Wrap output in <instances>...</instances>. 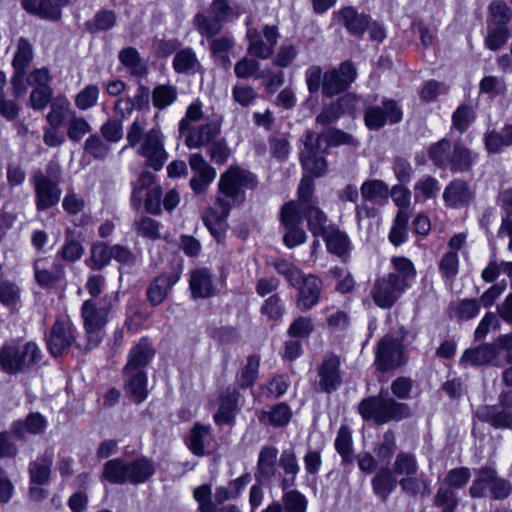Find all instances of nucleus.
<instances>
[{
	"mask_svg": "<svg viewBox=\"0 0 512 512\" xmlns=\"http://www.w3.org/2000/svg\"><path fill=\"white\" fill-rule=\"evenodd\" d=\"M303 211L306 215L308 228L313 236H322L332 226H327V216L315 205L305 206Z\"/></svg>",
	"mask_w": 512,
	"mask_h": 512,
	"instance_id": "obj_38",
	"label": "nucleus"
},
{
	"mask_svg": "<svg viewBox=\"0 0 512 512\" xmlns=\"http://www.w3.org/2000/svg\"><path fill=\"white\" fill-rule=\"evenodd\" d=\"M430 160L439 168H448L452 172L468 171L475 156L461 142L451 143L442 139L433 144L428 152Z\"/></svg>",
	"mask_w": 512,
	"mask_h": 512,
	"instance_id": "obj_4",
	"label": "nucleus"
},
{
	"mask_svg": "<svg viewBox=\"0 0 512 512\" xmlns=\"http://www.w3.org/2000/svg\"><path fill=\"white\" fill-rule=\"evenodd\" d=\"M278 449L271 445L263 446L258 455L255 477L259 481H270L276 473Z\"/></svg>",
	"mask_w": 512,
	"mask_h": 512,
	"instance_id": "obj_22",
	"label": "nucleus"
},
{
	"mask_svg": "<svg viewBox=\"0 0 512 512\" xmlns=\"http://www.w3.org/2000/svg\"><path fill=\"white\" fill-rule=\"evenodd\" d=\"M498 355L496 347L492 344H483L465 350L459 364L464 369L470 366H481L490 363Z\"/></svg>",
	"mask_w": 512,
	"mask_h": 512,
	"instance_id": "obj_23",
	"label": "nucleus"
},
{
	"mask_svg": "<svg viewBox=\"0 0 512 512\" xmlns=\"http://www.w3.org/2000/svg\"><path fill=\"white\" fill-rule=\"evenodd\" d=\"M178 280L177 274H161L156 277L147 289V298L150 303L154 306L161 304Z\"/></svg>",
	"mask_w": 512,
	"mask_h": 512,
	"instance_id": "obj_25",
	"label": "nucleus"
},
{
	"mask_svg": "<svg viewBox=\"0 0 512 512\" xmlns=\"http://www.w3.org/2000/svg\"><path fill=\"white\" fill-rule=\"evenodd\" d=\"M402 119V111L393 100H387L382 106L368 107L365 111V124L371 130H378L387 122L397 123Z\"/></svg>",
	"mask_w": 512,
	"mask_h": 512,
	"instance_id": "obj_11",
	"label": "nucleus"
},
{
	"mask_svg": "<svg viewBox=\"0 0 512 512\" xmlns=\"http://www.w3.org/2000/svg\"><path fill=\"white\" fill-rule=\"evenodd\" d=\"M134 226L137 234L144 238L150 240L161 238V224L150 217H141L139 220L135 221Z\"/></svg>",
	"mask_w": 512,
	"mask_h": 512,
	"instance_id": "obj_55",
	"label": "nucleus"
},
{
	"mask_svg": "<svg viewBox=\"0 0 512 512\" xmlns=\"http://www.w3.org/2000/svg\"><path fill=\"white\" fill-rule=\"evenodd\" d=\"M354 65L345 61L338 68L326 71L323 75L322 92L327 97H333L345 91L356 79Z\"/></svg>",
	"mask_w": 512,
	"mask_h": 512,
	"instance_id": "obj_9",
	"label": "nucleus"
},
{
	"mask_svg": "<svg viewBox=\"0 0 512 512\" xmlns=\"http://www.w3.org/2000/svg\"><path fill=\"white\" fill-rule=\"evenodd\" d=\"M75 342V327L68 318H59L55 321L49 338L48 348L53 356H60Z\"/></svg>",
	"mask_w": 512,
	"mask_h": 512,
	"instance_id": "obj_12",
	"label": "nucleus"
},
{
	"mask_svg": "<svg viewBox=\"0 0 512 512\" xmlns=\"http://www.w3.org/2000/svg\"><path fill=\"white\" fill-rule=\"evenodd\" d=\"M391 263L395 272H391L390 274H394L397 280L402 281L405 287L409 288L410 281L413 280L416 275L413 263L405 257H393Z\"/></svg>",
	"mask_w": 512,
	"mask_h": 512,
	"instance_id": "obj_45",
	"label": "nucleus"
},
{
	"mask_svg": "<svg viewBox=\"0 0 512 512\" xmlns=\"http://www.w3.org/2000/svg\"><path fill=\"white\" fill-rule=\"evenodd\" d=\"M292 417V411L286 403H278L270 410H263L259 415L260 422L273 427L286 426Z\"/></svg>",
	"mask_w": 512,
	"mask_h": 512,
	"instance_id": "obj_35",
	"label": "nucleus"
},
{
	"mask_svg": "<svg viewBox=\"0 0 512 512\" xmlns=\"http://www.w3.org/2000/svg\"><path fill=\"white\" fill-rule=\"evenodd\" d=\"M23 6L33 14L52 20L60 18L63 7L57 0H23Z\"/></svg>",
	"mask_w": 512,
	"mask_h": 512,
	"instance_id": "obj_32",
	"label": "nucleus"
},
{
	"mask_svg": "<svg viewBox=\"0 0 512 512\" xmlns=\"http://www.w3.org/2000/svg\"><path fill=\"white\" fill-rule=\"evenodd\" d=\"M103 478L115 484L128 482V463H125L121 459H113L106 462L103 470Z\"/></svg>",
	"mask_w": 512,
	"mask_h": 512,
	"instance_id": "obj_43",
	"label": "nucleus"
},
{
	"mask_svg": "<svg viewBox=\"0 0 512 512\" xmlns=\"http://www.w3.org/2000/svg\"><path fill=\"white\" fill-rule=\"evenodd\" d=\"M372 488L375 495L382 501H386L395 490L397 480L390 468H381L372 479Z\"/></svg>",
	"mask_w": 512,
	"mask_h": 512,
	"instance_id": "obj_30",
	"label": "nucleus"
},
{
	"mask_svg": "<svg viewBox=\"0 0 512 512\" xmlns=\"http://www.w3.org/2000/svg\"><path fill=\"white\" fill-rule=\"evenodd\" d=\"M153 350L147 340L143 339L136 344L130 351L128 362L123 370L131 371H144L153 357Z\"/></svg>",
	"mask_w": 512,
	"mask_h": 512,
	"instance_id": "obj_29",
	"label": "nucleus"
},
{
	"mask_svg": "<svg viewBox=\"0 0 512 512\" xmlns=\"http://www.w3.org/2000/svg\"><path fill=\"white\" fill-rule=\"evenodd\" d=\"M408 289L402 281L397 280L394 274H386L375 280L370 295L381 309H390Z\"/></svg>",
	"mask_w": 512,
	"mask_h": 512,
	"instance_id": "obj_7",
	"label": "nucleus"
},
{
	"mask_svg": "<svg viewBox=\"0 0 512 512\" xmlns=\"http://www.w3.org/2000/svg\"><path fill=\"white\" fill-rule=\"evenodd\" d=\"M154 473V467L150 461L141 458L128 463V482L133 484L147 481Z\"/></svg>",
	"mask_w": 512,
	"mask_h": 512,
	"instance_id": "obj_42",
	"label": "nucleus"
},
{
	"mask_svg": "<svg viewBox=\"0 0 512 512\" xmlns=\"http://www.w3.org/2000/svg\"><path fill=\"white\" fill-rule=\"evenodd\" d=\"M322 237L329 252L339 257L346 256L350 248V241L344 232L332 227Z\"/></svg>",
	"mask_w": 512,
	"mask_h": 512,
	"instance_id": "obj_37",
	"label": "nucleus"
},
{
	"mask_svg": "<svg viewBox=\"0 0 512 512\" xmlns=\"http://www.w3.org/2000/svg\"><path fill=\"white\" fill-rule=\"evenodd\" d=\"M335 449L341 455L344 462H351L352 435L347 426H341L335 440Z\"/></svg>",
	"mask_w": 512,
	"mask_h": 512,
	"instance_id": "obj_54",
	"label": "nucleus"
},
{
	"mask_svg": "<svg viewBox=\"0 0 512 512\" xmlns=\"http://www.w3.org/2000/svg\"><path fill=\"white\" fill-rule=\"evenodd\" d=\"M260 367V358L256 355H251L247 358V363L239 376V384L241 387H249L253 385L258 377Z\"/></svg>",
	"mask_w": 512,
	"mask_h": 512,
	"instance_id": "obj_62",
	"label": "nucleus"
},
{
	"mask_svg": "<svg viewBox=\"0 0 512 512\" xmlns=\"http://www.w3.org/2000/svg\"><path fill=\"white\" fill-rule=\"evenodd\" d=\"M189 285L194 298H208L216 292L212 274L207 268H197L191 271Z\"/></svg>",
	"mask_w": 512,
	"mask_h": 512,
	"instance_id": "obj_20",
	"label": "nucleus"
},
{
	"mask_svg": "<svg viewBox=\"0 0 512 512\" xmlns=\"http://www.w3.org/2000/svg\"><path fill=\"white\" fill-rule=\"evenodd\" d=\"M75 112L70 108V102L66 97H56L51 101V109L47 114V122L53 128H59L65 120H69Z\"/></svg>",
	"mask_w": 512,
	"mask_h": 512,
	"instance_id": "obj_36",
	"label": "nucleus"
},
{
	"mask_svg": "<svg viewBox=\"0 0 512 512\" xmlns=\"http://www.w3.org/2000/svg\"><path fill=\"white\" fill-rule=\"evenodd\" d=\"M340 367L341 362L338 356L334 354L325 356L317 368L318 385L322 391L330 394L339 388L342 381Z\"/></svg>",
	"mask_w": 512,
	"mask_h": 512,
	"instance_id": "obj_16",
	"label": "nucleus"
},
{
	"mask_svg": "<svg viewBox=\"0 0 512 512\" xmlns=\"http://www.w3.org/2000/svg\"><path fill=\"white\" fill-rule=\"evenodd\" d=\"M273 266L276 271L285 277V279L294 287L298 284V282L302 279L304 274L302 271L296 267L294 264L284 260L279 259L273 262Z\"/></svg>",
	"mask_w": 512,
	"mask_h": 512,
	"instance_id": "obj_61",
	"label": "nucleus"
},
{
	"mask_svg": "<svg viewBox=\"0 0 512 512\" xmlns=\"http://www.w3.org/2000/svg\"><path fill=\"white\" fill-rule=\"evenodd\" d=\"M33 58V48L26 38H20L17 45V51L13 58V67L16 71H25Z\"/></svg>",
	"mask_w": 512,
	"mask_h": 512,
	"instance_id": "obj_51",
	"label": "nucleus"
},
{
	"mask_svg": "<svg viewBox=\"0 0 512 512\" xmlns=\"http://www.w3.org/2000/svg\"><path fill=\"white\" fill-rule=\"evenodd\" d=\"M237 411V397L235 393H225L220 397L219 409L214 415L216 424H230Z\"/></svg>",
	"mask_w": 512,
	"mask_h": 512,
	"instance_id": "obj_40",
	"label": "nucleus"
},
{
	"mask_svg": "<svg viewBox=\"0 0 512 512\" xmlns=\"http://www.w3.org/2000/svg\"><path fill=\"white\" fill-rule=\"evenodd\" d=\"M459 501L453 489L440 487L434 496V505L442 508V512H454Z\"/></svg>",
	"mask_w": 512,
	"mask_h": 512,
	"instance_id": "obj_56",
	"label": "nucleus"
},
{
	"mask_svg": "<svg viewBox=\"0 0 512 512\" xmlns=\"http://www.w3.org/2000/svg\"><path fill=\"white\" fill-rule=\"evenodd\" d=\"M177 99V89L168 84L158 85L152 92V101L156 108L165 109Z\"/></svg>",
	"mask_w": 512,
	"mask_h": 512,
	"instance_id": "obj_49",
	"label": "nucleus"
},
{
	"mask_svg": "<svg viewBox=\"0 0 512 512\" xmlns=\"http://www.w3.org/2000/svg\"><path fill=\"white\" fill-rule=\"evenodd\" d=\"M399 485L402 492L409 496L426 497L431 493L430 482L422 475L402 477L399 480Z\"/></svg>",
	"mask_w": 512,
	"mask_h": 512,
	"instance_id": "obj_41",
	"label": "nucleus"
},
{
	"mask_svg": "<svg viewBox=\"0 0 512 512\" xmlns=\"http://www.w3.org/2000/svg\"><path fill=\"white\" fill-rule=\"evenodd\" d=\"M46 418L38 412L30 413L24 420L14 421L11 425V433L19 439H25L27 435H37L45 431Z\"/></svg>",
	"mask_w": 512,
	"mask_h": 512,
	"instance_id": "obj_21",
	"label": "nucleus"
},
{
	"mask_svg": "<svg viewBox=\"0 0 512 512\" xmlns=\"http://www.w3.org/2000/svg\"><path fill=\"white\" fill-rule=\"evenodd\" d=\"M393 470L394 473L401 476V478L415 475L418 470L416 457L408 452L398 453L395 458Z\"/></svg>",
	"mask_w": 512,
	"mask_h": 512,
	"instance_id": "obj_47",
	"label": "nucleus"
},
{
	"mask_svg": "<svg viewBox=\"0 0 512 512\" xmlns=\"http://www.w3.org/2000/svg\"><path fill=\"white\" fill-rule=\"evenodd\" d=\"M279 36L278 28L276 26L265 25L262 33L257 29L248 27V54L263 60L270 58L273 54L274 47L278 42Z\"/></svg>",
	"mask_w": 512,
	"mask_h": 512,
	"instance_id": "obj_8",
	"label": "nucleus"
},
{
	"mask_svg": "<svg viewBox=\"0 0 512 512\" xmlns=\"http://www.w3.org/2000/svg\"><path fill=\"white\" fill-rule=\"evenodd\" d=\"M209 434V426L196 424L191 430L188 447L197 456L204 455V440Z\"/></svg>",
	"mask_w": 512,
	"mask_h": 512,
	"instance_id": "obj_60",
	"label": "nucleus"
},
{
	"mask_svg": "<svg viewBox=\"0 0 512 512\" xmlns=\"http://www.w3.org/2000/svg\"><path fill=\"white\" fill-rule=\"evenodd\" d=\"M91 131V126L83 117H78L75 113L67 121V135L70 140L79 142L86 134Z\"/></svg>",
	"mask_w": 512,
	"mask_h": 512,
	"instance_id": "obj_53",
	"label": "nucleus"
},
{
	"mask_svg": "<svg viewBox=\"0 0 512 512\" xmlns=\"http://www.w3.org/2000/svg\"><path fill=\"white\" fill-rule=\"evenodd\" d=\"M304 150L300 154L303 168L314 176H321L327 169L326 160L321 155L320 137L307 131L303 140Z\"/></svg>",
	"mask_w": 512,
	"mask_h": 512,
	"instance_id": "obj_10",
	"label": "nucleus"
},
{
	"mask_svg": "<svg viewBox=\"0 0 512 512\" xmlns=\"http://www.w3.org/2000/svg\"><path fill=\"white\" fill-rule=\"evenodd\" d=\"M189 165L195 172V176L190 179L191 189L195 193L201 194L205 192L210 183L215 179L216 171L200 153L191 154Z\"/></svg>",
	"mask_w": 512,
	"mask_h": 512,
	"instance_id": "obj_17",
	"label": "nucleus"
},
{
	"mask_svg": "<svg viewBox=\"0 0 512 512\" xmlns=\"http://www.w3.org/2000/svg\"><path fill=\"white\" fill-rule=\"evenodd\" d=\"M185 144L188 148H199L210 145L220 134V127L216 123H207L198 128L186 131Z\"/></svg>",
	"mask_w": 512,
	"mask_h": 512,
	"instance_id": "obj_24",
	"label": "nucleus"
},
{
	"mask_svg": "<svg viewBox=\"0 0 512 512\" xmlns=\"http://www.w3.org/2000/svg\"><path fill=\"white\" fill-rule=\"evenodd\" d=\"M376 362L378 369L388 371L398 368L404 363L403 346L397 339L384 337L377 349Z\"/></svg>",
	"mask_w": 512,
	"mask_h": 512,
	"instance_id": "obj_13",
	"label": "nucleus"
},
{
	"mask_svg": "<svg viewBox=\"0 0 512 512\" xmlns=\"http://www.w3.org/2000/svg\"><path fill=\"white\" fill-rule=\"evenodd\" d=\"M99 87L97 85H88L82 89L75 98V105L80 110H87L97 104L99 97Z\"/></svg>",
	"mask_w": 512,
	"mask_h": 512,
	"instance_id": "obj_63",
	"label": "nucleus"
},
{
	"mask_svg": "<svg viewBox=\"0 0 512 512\" xmlns=\"http://www.w3.org/2000/svg\"><path fill=\"white\" fill-rule=\"evenodd\" d=\"M297 291L296 306L301 311L311 310L319 302L322 281L315 275H304L294 286Z\"/></svg>",
	"mask_w": 512,
	"mask_h": 512,
	"instance_id": "obj_14",
	"label": "nucleus"
},
{
	"mask_svg": "<svg viewBox=\"0 0 512 512\" xmlns=\"http://www.w3.org/2000/svg\"><path fill=\"white\" fill-rule=\"evenodd\" d=\"M303 206L296 201H290L281 208L280 221L284 228H293L302 223Z\"/></svg>",
	"mask_w": 512,
	"mask_h": 512,
	"instance_id": "obj_46",
	"label": "nucleus"
},
{
	"mask_svg": "<svg viewBox=\"0 0 512 512\" xmlns=\"http://www.w3.org/2000/svg\"><path fill=\"white\" fill-rule=\"evenodd\" d=\"M475 192L470 184L463 179L452 180L444 189L443 200L452 208L467 206L474 198Z\"/></svg>",
	"mask_w": 512,
	"mask_h": 512,
	"instance_id": "obj_19",
	"label": "nucleus"
},
{
	"mask_svg": "<svg viewBox=\"0 0 512 512\" xmlns=\"http://www.w3.org/2000/svg\"><path fill=\"white\" fill-rule=\"evenodd\" d=\"M52 467L50 457H40L30 463L29 476L32 483L44 485L49 481Z\"/></svg>",
	"mask_w": 512,
	"mask_h": 512,
	"instance_id": "obj_44",
	"label": "nucleus"
},
{
	"mask_svg": "<svg viewBox=\"0 0 512 512\" xmlns=\"http://www.w3.org/2000/svg\"><path fill=\"white\" fill-rule=\"evenodd\" d=\"M485 420L495 428H512V408L492 407L487 411Z\"/></svg>",
	"mask_w": 512,
	"mask_h": 512,
	"instance_id": "obj_52",
	"label": "nucleus"
},
{
	"mask_svg": "<svg viewBox=\"0 0 512 512\" xmlns=\"http://www.w3.org/2000/svg\"><path fill=\"white\" fill-rule=\"evenodd\" d=\"M362 199L382 205L390 194L389 187L382 180L373 179L362 183L360 187Z\"/></svg>",
	"mask_w": 512,
	"mask_h": 512,
	"instance_id": "obj_34",
	"label": "nucleus"
},
{
	"mask_svg": "<svg viewBox=\"0 0 512 512\" xmlns=\"http://www.w3.org/2000/svg\"><path fill=\"white\" fill-rule=\"evenodd\" d=\"M120 62L129 69L133 75H144L146 73V67L141 62L139 53L133 47H127L119 52Z\"/></svg>",
	"mask_w": 512,
	"mask_h": 512,
	"instance_id": "obj_48",
	"label": "nucleus"
},
{
	"mask_svg": "<svg viewBox=\"0 0 512 512\" xmlns=\"http://www.w3.org/2000/svg\"><path fill=\"white\" fill-rule=\"evenodd\" d=\"M497 478V473L494 469L489 467L481 468L472 485L469 488V493L472 498H482L486 495V490L491 489L494 480Z\"/></svg>",
	"mask_w": 512,
	"mask_h": 512,
	"instance_id": "obj_39",
	"label": "nucleus"
},
{
	"mask_svg": "<svg viewBox=\"0 0 512 512\" xmlns=\"http://www.w3.org/2000/svg\"><path fill=\"white\" fill-rule=\"evenodd\" d=\"M111 258H113V247H109L103 243L96 244L92 247L90 262L93 269H102L110 262Z\"/></svg>",
	"mask_w": 512,
	"mask_h": 512,
	"instance_id": "obj_58",
	"label": "nucleus"
},
{
	"mask_svg": "<svg viewBox=\"0 0 512 512\" xmlns=\"http://www.w3.org/2000/svg\"><path fill=\"white\" fill-rule=\"evenodd\" d=\"M42 360V352L35 342L11 341L0 349V367L7 374L25 373Z\"/></svg>",
	"mask_w": 512,
	"mask_h": 512,
	"instance_id": "obj_3",
	"label": "nucleus"
},
{
	"mask_svg": "<svg viewBox=\"0 0 512 512\" xmlns=\"http://www.w3.org/2000/svg\"><path fill=\"white\" fill-rule=\"evenodd\" d=\"M475 119L473 109L467 105L459 106L452 115V126L459 131L464 133Z\"/></svg>",
	"mask_w": 512,
	"mask_h": 512,
	"instance_id": "obj_59",
	"label": "nucleus"
},
{
	"mask_svg": "<svg viewBox=\"0 0 512 512\" xmlns=\"http://www.w3.org/2000/svg\"><path fill=\"white\" fill-rule=\"evenodd\" d=\"M358 412L364 420H373L377 424L399 421L410 416L409 406L393 398L379 396L363 399L358 405Z\"/></svg>",
	"mask_w": 512,
	"mask_h": 512,
	"instance_id": "obj_5",
	"label": "nucleus"
},
{
	"mask_svg": "<svg viewBox=\"0 0 512 512\" xmlns=\"http://www.w3.org/2000/svg\"><path fill=\"white\" fill-rule=\"evenodd\" d=\"M194 25L198 32L207 38H212L218 35L223 24L213 17H208L203 13H197L194 17Z\"/></svg>",
	"mask_w": 512,
	"mask_h": 512,
	"instance_id": "obj_50",
	"label": "nucleus"
},
{
	"mask_svg": "<svg viewBox=\"0 0 512 512\" xmlns=\"http://www.w3.org/2000/svg\"><path fill=\"white\" fill-rule=\"evenodd\" d=\"M356 98L351 95L341 97L337 102L330 104L323 108L321 113L317 116L316 121L320 124L326 125L337 120L350 106H354Z\"/></svg>",
	"mask_w": 512,
	"mask_h": 512,
	"instance_id": "obj_33",
	"label": "nucleus"
},
{
	"mask_svg": "<svg viewBox=\"0 0 512 512\" xmlns=\"http://www.w3.org/2000/svg\"><path fill=\"white\" fill-rule=\"evenodd\" d=\"M125 377V391L130 399L136 403H140L147 398V377L144 371L123 370Z\"/></svg>",
	"mask_w": 512,
	"mask_h": 512,
	"instance_id": "obj_26",
	"label": "nucleus"
},
{
	"mask_svg": "<svg viewBox=\"0 0 512 512\" xmlns=\"http://www.w3.org/2000/svg\"><path fill=\"white\" fill-rule=\"evenodd\" d=\"M253 183L251 173L231 167L220 177L219 195L213 207L205 214L203 221L211 234L220 240L227 229V217L232 205L237 201L240 190Z\"/></svg>",
	"mask_w": 512,
	"mask_h": 512,
	"instance_id": "obj_1",
	"label": "nucleus"
},
{
	"mask_svg": "<svg viewBox=\"0 0 512 512\" xmlns=\"http://www.w3.org/2000/svg\"><path fill=\"white\" fill-rule=\"evenodd\" d=\"M339 21L350 34L361 35L369 26V18L359 13L354 7L348 6L338 12Z\"/></svg>",
	"mask_w": 512,
	"mask_h": 512,
	"instance_id": "obj_28",
	"label": "nucleus"
},
{
	"mask_svg": "<svg viewBox=\"0 0 512 512\" xmlns=\"http://www.w3.org/2000/svg\"><path fill=\"white\" fill-rule=\"evenodd\" d=\"M118 294L104 295L100 300L87 299L81 306V317L85 331L84 349L90 351L100 345L105 336V327L110 314L117 309Z\"/></svg>",
	"mask_w": 512,
	"mask_h": 512,
	"instance_id": "obj_2",
	"label": "nucleus"
},
{
	"mask_svg": "<svg viewBox=\"0 0 512 512\" xmlns=\"http://www.w3.org/2000/svg\"><path fill=\"white\" fill-rule=\"evenodd\" d=\"M65 276L63 265L50 262L47 258H39L34 263V277L38 285L52 288Z\"/></svg>",
	"mask_w": 512,
	"mask_h": 512,
	"instance_id": "obj_18",
	"label": "nucleus"
},
{
	"mask_svg": "<svg viewBox=\"0 0 512 512\" xmlns=\"http://www.w3.org/2000/svg\"><path fill=\"white\" fill-rule=\"evenodd\" d=\"M138 154L145 158V165L159 171L168 159L164 147V135L158 127L149 129L143 138Z\"/></svg>",
	"mask_w": 512,
	"mask_h": 512,
	"instance_id": "obj_6",
	"label": "nucleus"
},
{
	"mask_svg": "<svg viewBox=\"0 0 512 512\" xmlns=\"http://www.w3.org/2000/svg\"><path fill=\"white\" fill-rule=\"evenodd\" d=\"M282 500L286 512H306L307 500L299 491H286L283 494Z\"/></svg>",
	"mask_w": 512,
	"mask_h": 512,
	"instance_id": "obj_64",
	"label": "nucleus"
},
{
	"mask_svg": "<svg viewBox=\"0 0 512 512\" xmlns=\"http://www.w3.org/2000/svg\"><path fill=\"white\" fill-rule=\"evenodd\" d=\"M414 189L416 199L420 198L422 200H427L435 197L438 194L440 187L437 179L431 176H426L416 182Z\"/></svg>",
	"mask_w": 512,
	"mask_h": 512,
	"instance_id": "obj_57",
	"label": "nucleus"
},
{
	"mask_svg": "<svg viewBox=\"0 0 512 512\" xmlns=\"http://www.w3.org/2000/svg\"><path fill=\"white\" fill-rule=\"evenodd\" d=\"M32 181L38 210H46L59 202L61 190L56 182L48 179L41 171L35 173Z\"/></svg>",
	"mask_w": 512,
	"mask_h": 512,
	"instance_id": "obj_15",
	"label": "nucleus"
},
{
	"mask_svg": "<svg viewBox=\"0 0 512 512\" xmlns=\"http://www.w3.org/2000/svg\"><path fill=\"white\" fill-rule=\"evenodd\" d=\"M279 465L285 473L281 487L286 491L295 485V478L300 470L295 452L292 449L283 450L280 455Z\"/></svg>",
	"mask_w": 512,
	"mask_h": 512,
	"instance_id": "obj_31",
	"label": "nucleus"
},
{
	"mask_svg": "<svg viewBox=\"0 0 512 512\" xmlns=\"http://www.w3.org/2000/svg\"><path fill=\"white\" fill-rule=\"evenodd\" d=\"M172 65L176 73L186 75H194L202 68L195 51L190 47L178 50L173 57Z\"/></svg>",
	"mask_w": 512,
	"mask_h": 512,
	"instance_id": "obj_27",
	"label": "nucleus"
}]
</instances>
